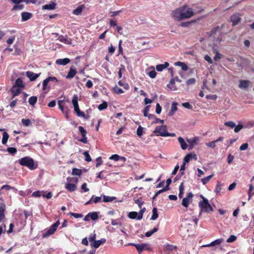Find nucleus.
Here are the masks:
<instances>
[{
    "label": "nucleus",
    "mask_w": 254,
    "mask_h": 254,
    "mask_svg": "<svg viewBox=\"0 0 254 254\" xmlns=\"http://www.w3.org/2000/svg\"><path fill=\"white\" fill-rule=\"evenodd\" d=\"M19 163L28 167L30 170H34L37 168V164L34 163V160L30 157H24L19 160Z\"/></svg>",
    "instance_id": "1"
},
{
    "label": "nucleus",
    "mask_w": 254,
    "mask_h": 254,
    "mask_svg": "<svg viewBox=\"0 0 254 254\" xmlns=\"http://www.w3.org/2000/svg\"><path fill=\"white\" fill-rule=\"evenodd\" d=\"M200 197L202 198V200L199 202L198 206L200 208L201 211L207 213L213 212L214 209L209 203L208 200L202 195H200Z\"/></svg>",
    "instance_id": "2"
},
{
    "label": "nucleus",
    "mask_w": 254,
    "mask_h": 254,
    "mask_svg": "<svg viewBox=\"0 0 254 254\" xmlns=\"http://www.w3.org/2000/svg\"><path fill=\"white\" fill-rule=\"evenodd\" d=\"M130 245L133 246L136 249L138 254H141L143 251L147 250L151 251V248L150 246L147 244H130Z\"/></svg>",
    "instance_id": "3"
},
{
    "label": "nucleus",
    "mask_w": 254,
    "mask_h": 254,
    "mask_svg": "<svg viewBox=\"0 0 254 254\" xmlns=\"http://www.w3.org/2000/svg\"><path fill=\"white\" fill-rule=\"evenodd\" d=\"M183 6L180 7L173 10L172 13V17L176 20L180 21L183 20Z\"/></svg>",
    "instance_id": "4"
},
{
    "label": "nucleus",
    "mask_w": 254,
    "mask_h": 254,
    "mask_svg": "<svg viewBox=\"0 0 254 254\" xmlns=\"http://www.w3.org/2000/svg\"><path fill=\"white\" fill-rule=\"evenodd\" d=\"M60 224V221L58 220L54 224H53L49 228V229L43 234V238H46L50 235H53L56 231L57 227Z\"/></svg>",
    "instance_id": "5"
},
{
    "label": "nucleus",
    "mask_w": 254,
    "mask_h": 254,
    "mask_svg": "<svg viewBox=\"0 0 254 254\" xmlns=\"http://www.w3.org/2000/svg\"><path fill=\"white\" fill-rule=\"evenodd\" d=\"M182 13L183 19L189 18L194 15V12L191 8H189L187 5L183 6Z\"/></svg>",
    "instance_id": "6"
},
{
    "label": "nucleus",
    "mask_w": 254,
    "mask_h": 254,
    "mask_svg": "<svg viewBox=\"0 0 254 254\" xmlns=\"http://www.w3.org/2000/svg\"><path fill=\"white\" fill-rule=\"evenodd\" d=\"M241 16L240 13L236 12L230 16V20L232 23L233 26L237 25L241 21Z\"/></svg>",
    "instance_id": "7"
},
{
    "label": "nucleus",
    "mask_w": 254,
    "mask_h": 254,
    "mask_svg": "<svg viewBox=\"0 0 254 254\" xmlns=\"http://www.w3.org/2000/svg\"><path fill=\"white\" fill-rule=\"evenodd\" d=\"M153 133L156 134L157 135H160L161 136L166 137V136L162 135L163 133H167V127L166 126L162 125L161 126H157Z\"/></svg>",
    "instance_id": "8"
},
{
    "label": "nucleus",
    "mask_w": 254,
    "mask_h": 254,
    "mask_svg": "<svg viewBox=\"0 0 254 254\" xmlns=\"http://www.w3.org/2000/svg\"><path fill=\"white\" fill-rule=\"evenodd\" d=\"M78 130L82 136V138L79 141L84 143H86L87 142V138L86 136L87 134L86 130L81 126L78 127Z\"/></svg>",
    "instance_id": "9"
},
{
    "label": "nucleus",
    "mask_w": 254,
    "mask_h": 254,
    "mask_svg": "<svg viewBox=\"0 0 254 254\" xmlns=\"http://www.w3.org/2000/svg\"><path fill=\"white\" fill-rule=\"evenodd\" d=\"M58 40L66 44L70 45L72 44V39L67 35H60L58 37Z\"/></svg>",
    "instance_id": "10"
},
{
    "label": "nucleus",
    "mask_w": 254,
    "mask_h": 254,
    "mask_svg": "<svg viewBox=\"0 0 254 254\" xmlns=\"http://www.w3.org/2000/svg\"><path fill=\"white\" fill-rule=\"evenodd\" d=\"M193 196V194L191 192H189L187 194L186 197L184 198L182 200V205L185 207H188L190 202V199Z\"/></svg>",
    "instance_id": "11"
},
{
    "label": "nucleus",
    "mask_w": 254,
    "mask_h": 254,
    "mask_svg": "<svg viewBox=\"0 0 254 254\" xmlns=\"http://www.w3.org/2000/svg\"><path fill=\"white\" fill-rule=\"evenodd\" d=\"M26 75L30 81H35L39 76L40 73L37 74L32 71H27L26 72Z\"/></svg>",
    "instance_id": "12"
},
{
    "label": "nucleus",
    "mask_w": 254,
    "mask_h": 254,
    "mask_svg": "<svg viewBox=\"0 0 254 254\" xmlns=\"http://www.w3.org/2000/svg\"><path fill=\"white\" fill-rule=\"evenodd\" d=\"M251 82L248 80H241L239 81V87L241 89H247Z\"/></svg>",
    "instance_id": "13"
},
{
    "label": "nucleus",
    "mask_w": 254,
    "mask_h": 254,
    "mask_svg": "<svg viewBox=\"0 0 254 254\" xmlns=\"http://www.w3.org/2000/svg\"><path fill=\"white\" fill-rule=\"evenodd\" d=\"M74 110L78 117H82L86 119L89 118V116H86L84 112L80 110L79 106L74 107Z\"/></svg>",
    "instance_id": "14"
},
{
    "label": "nucleus",
    "mask_w": 254,
    "mask_h": 254,
    "mask_svg": "<svg viewBox=\"0 0 254 254\" xmlns=\"http://www.w3.org/2000/svg\"><path fill=\"white\" fill-rule=\"evenodd\" d=\"M5 205L3 203H1L0 204V222H2L5 218Z\"/></svg>",
    "instance_id": "15"
},
{
    "label": "nucleus",
    "mask_w": 254,
    "mask_h": 254,
    "mask_svg": "<svg viewBox=\"0 0 254 254\" xmlns=\"http://www.w3.org/2000/svg\"><path fill=\"white\" fill-rule=\"evenodd\" d=\"M106 241V240L104 238L101 239L100 240L94 241L93 244H91V245L92 247L95 248V249L98 248L101 245L104 244Z\"/></svg>",
    "instance_id": "16"
},
{
    "label": "nucleus",
    "mask_w": 254,
    "mask_h": 254,
    "mask_svg": "<svg viewBox=\"0 0 254 254\" xmlns=\"http://www.w3.org/2000/svg\"><path fill=\"white\" fill-rule=\"evenodd\" d=\"M10 91L12 95L11 98L12 99H13L15 96H18L21 93V89L15 86H12Z\"/></svg>",
    "instance_id": "17"
},
{
    "label": "nucleus",
    "mask_w": 254,
    "mask_h": 254,
    "mask_svg": "<svg viewBox=\"0 0 254 254\" xmlns=\"http://www.w3.org/2000/svg\"><path fill=\"white\" fill-rule=\"evenodd\" d=\"M70 62L68 58L59 59L56 60V63L57 64L65 65Z\"/></svg>",
    "instance_id": "18"
},
{
    "label": "nucleus",
    "mask_w": 254,
    "mask_h": 254,
    "mask_svg": "<svg viewBox=\"0 0 254 254\" xmlns=\"http://www.w3.org/2000/svg\"><path fill=\"white\" fill-rule=\"evenodd\" d=\"M32 17V14L28 12H23L21 13L22 21H25L30 19Z\"/></svg>",
    "instance_id": "19"
},
{
    "label": "nucleus",
    "mask_w": 254,
    "mask_h": 254,
    "mask_svg": "<svg viewBox=\"0 0 254 254\" xmlns=\"http://www.w3.org/2000/svg\"><path fill=\"white\" fill-rule=\"evenodd\" d=\"M56 3L54 2H51L49 4H47L43 5L42 6L43 9H48V10H53L56 8Z\"/></svg>",
    "instance_id": "20"
},
{
    "label": "nucleus",
    "mask_w": 254,
    "mask_h": 254,
    "mask_svg": "<svg viewBox=\"0 0 254 254\" xmlns=\"http://www.w3.org/2000/svg\"><path fill=\"white\" fill-rule=\"evenodd\" d=\"M85 6L83 4H82L78 6L76 9H74L72 11V13L76 15H79L81 14Z\"/></svg>",
    "instance_id": "21"
},
{
    "label": "nucleus",
    "mask_w": 254,
    "mask_h": 254,
    "mask_svg": "<svg viewBox=\"0 0 254 254\" xmlns=\"http://www.w3.org/2000/svg\"><path fill=\"white\" fill-rule=\"evenodd\" d=\"M76 72L77 71L75 68L70 67L67 75L66 76V78L67 79L73 78L75 75Z\"/></svg>",
    "instance_id": "22"
},
{
    "label": "nucleus",
    "mask_w": 254,
    "mask_h": 254,
    "mask_svg": "<svg viewBox=\"0 0 254 254\" xmlns=\"http://www.w3.org/2000/svg\"><path fill=\"white\" fill-rule=\"evenodd\" d=\"M177 105L178 103L176 102H173L172 103L171 110L168 113L169 116H172L176 112L177 110Z\"/></svg>",
    "instance_id": "23"
},
{
    "label": "nucleus",
    "mask_w": 254,
    "mask_h": 254,
    "mask_svg": "<svg viewBox=\"0 0 254 254\" xmlns=\"http://www.w3.org/2000/svg\"><path fill=\"white\" fill-rule=\"evenodd\" d=\"M169 64L168 62H165L164 64H160L156 65V68L158 71H161L164 69L168 67Z\"/></svg>",
    "instance_id": "24"
},
{
    "label": "nucleus",
    "mask_w": 254,
    "mask_h": 254,
    "mask_svg": "<svg viewBox=\"0 0 254 254\" xmlns=\"http://www.w3.org/2000/svg\"><path fill=\"white\" fill-rule=\"evenodd\" d=\"M223 242V240L222 239H217L213 242H212L211 243L204 245L203 247H212L216 245H220L222 242Z\"/></svg>",
    "instance_id": "25"
},
{
    "label": "nucleus",
    "mask_w": 254,
    "mask_h": 254,
    "mask_svg": "<svg viewBox=\"0 0 254 254\" xmlns=\"http://www.w3.org/2000/svg\"><path fill=\"white\" fill-rule=\"evenodd\" d=\"M65 188L69 191L72 192L76 190V186L73 184L67 183L65 186Z\"/></svg>",
    "instance_id": "26"
},
{
    "label": "nucleus",
    "mask_w": 254,
    "mask_h": 254,
    "mask_svg": "<svg viewBox=\"0 0 254 254\" xmlns=\"http://www.w3.org/2000/svg\"><path fill=\"white\" fill-rule=\"evenodd\" d=\"M13 86H15L16 87L23 88L24 87V85L23 83L22 80L20 78H18L15 82L14 85Z\"/></svg>",
    "instance_id": "27"
},
{
    "label": "nucleus",
    "mask_w": 254,
    "mask_h": 254,
    "mask_svg": "<svg viewBox=\"0 0 254 254\" xmlns=\"http://www.w3.org/2000/svg\"><path fill=\"white\" fill-rule=\"evenodd\" d=\"M178 141L181 145V147L183 150H185L187 148L188 145L185 140L182 137H178Z\"/></svg>",
    "instance_id": "28"
},
{
    "label": "nucleus",
    "mask_w": 254,
    "mask_h": 254,
    "mask_svg": "<svg viewBox=\"0 0 254 254\" xmlns=\"http://www.w3.org/2000/svg\"><path fill=\"white\" fill-rule=\"evenodd\" d=\"M159 224L156 226V227H154L152 230L148 231L145 233V236L147 237H150L152 235H153L155 232L158 231Z\"/></svg>",
    "instance_id": "29"
},
{
    "label": "nucleus",
    "mask_w": 254,
    "mask_h": 254,
    "mask_svg": "<svg viewBox=\"0 0 254 254\" xmlns=\"http://www.w3.org/2000/svg\"><path fill=\"white\" fill-rule=\"evenodd\" d=\"M88 215L90 216V218L94 221L97 220L99 218L98 214L97 212H89Z\"/></svg>",
    "instance_id": "30"
},
{
    "label": "nucleus",
    "mask_w": 254,
    "mask_h": 254,
    "mask_svg": "<svg viewBox=\"0 0 254 254\" xmlns=\"http://www.w3.org/2000/svg\"><path fill=\"white\" fill-rule=\"evenodd\" d=\"M177 249V247L170 244L166 245L164 247V250L166 252H171Z\"/></svg>",
    "instance_id": "31"
},
{
    "label": "nucleus",
    "mask_w": 254,
    "mask_h": 254,
    "mask_svg": "<svg viewBox=\"0 0 254 254\" xmlns=\"http://www.w3.org/2000/svg\"><path fill=\"white\" fill-rule=\"evenodd\" d=\"M223 26V25H222L221 26V27H219V26H217L216 27H214L211 30V31L210 32V35H214V34H216L217 32H219V33H220L221 31V29H222V27Z\"/></svg>",
    "instance_id": "32"
},
{
    "label": "nucleus",
    "mask_w": 254,
    "mask_h": 254,
    "mask_svg": "<svg viewBox=\"0 0 254 254\" xmlns=\"http://www.w3.org/2000/svg\"><path fill=\"white\" fill-rule=\"evenodd\" d=\"M251 181L252 182H254L253 184H250L249 186V199H250L252 195L254 194L251 193V191L253 190V188H254V176L251 179Z\"/></svg>",
    "instance_id": "33"
},
{
    "label": "nucleus",
    "mask_w": 254,
    "mask_h": 254,
    "mask_svg": "<svg viewBox=\"0 0 254 254\" xmlns=\"http://www.w3.org/2000/svg\"><path fill=\"white\" fill-rule=\"evenodd\" d=\"M175 65L181 66L182 69L183 71H186L188 69V65L186 64H185L184 63H182L181 62H176L175 63Z\"/></svg>",
    "instance_id": "34"
},
{
    "label": "nucleus",
    "mask_w": 254,
    "mask_h": 254,
    "mask_svg": "<svg viewBox=\"0 0 254 254\" xmlns=\"http://www.w3.org/2000/svg\"><path fill=\"white\" fill-rule=\"evenodd\" d=\"M82 171L81 169H77L76 168H74L72 169V175L74 176H81L82 174Z\"/></svg>",
    "instance_id": "35"
},
{
    "label": "nucleus",
    "mask_w": 254,
    "mask_h": 254,
    "mask_svg": "<svg viewBox=\"0 0 254 254\" xmlns=\"http://www.w3.org/2000/svg\"><path fill=\"white\" fill-rule=\"evenodd\" d=\"M8 138V134L6 132L4 131L2 134V143L5 145L7 142Z\"/></svg>",
    "instance_id": "36"
},
{
    "label": "nucleus",
    "mask_w": 254,
    "mask_h": 254,
    "mask_svg": "<svg viewBox=\"0 0 254 254\" xmlns=\"http://www.w3.org/2000/svg\"><path fill=\"white\" fill-rule=\"evenodd\" d=\"M152 213H153V214L151 217V219L152 220H155L158 217L157 209L156 207H154L153 208Z\"/></svg>",
    "instance_id": "37"
},
{
    "label": "nucleus",
    "mask_w": 254,
    "mask_h": 254,
    "mask_svg": "<svg viewBox=\"0 0 254 254\" xmlns=\"http://www.w3.org/2000/svg\"><path fill=\"white\" fill-rule=\"evenodd\" d=\"M222 184H221L220 182H218L215 189V192L217 193H220L222 192V190L224 189L222 188Z\"/></svg>",
    "instance_id": "38"
},
{
    "label": "nucleus",
    "mask_w": 254,
    "mask_h": 254,
    "mask_svg": "<svg viewBox=\"0 0 254 254\" xmlns=\"http://www.w3.org/2000/svg\"><path fill=\"white\" fill-rule=\"evenodd\" d=\"M103 201L105 202H111L116 199L115 197H111L103 195Z\"/></svg>",
    "instance_id": "39"
},
{
    "label": "nucleus",
    "mask_w": 254,
    "mask_h": 254,
    "mask_svg": "<svg viewBox=\"0 0 254 254\" xmlns=\"http://www.w3.org/2000/svg\"><path fill=\"white\" fill-rule=\"evenodd\" d=\"M37 101L36 96H32L29 98L28 102L31 105H34Z\"/></svg>",
    "instance_id": "40"
},
{
    "label": "nucleus",
    "mask_w": 254,
    "mask_h": 254,
    "mask_svg": "<svg viewBox=\"0 0 254 254\" xmlns=\"http://www.w3.org/2000/svg\"><path fill=\"white\" fill-rule=\"evenodd\" d=\"M184 185L183 182L182 183L179 187V197L180 198H182L183 197V194L184 193Z\"/></svg>",
    "instance_id": "41"
},
{
    "label": "nucleus",
    "mask_w": 254,
    "mask_h": 254,
    "mask_svg": "<svg viewBox=\"0 0 254 254\" xmlns=\"http://www.w3.org/2000/svg\"><path fill=\"white\" fill-rule=\"evenodd\" d=\"M24 6L23 4H15L12 8V10H22L24 8Z\"/></svg>",
    "instance_id": "42"
},
{
    "label": "nucleus",
    "mask_w": 254,
    "mask_h": 254,
    "mask_svg": "<svg viewBox=\"0 0 254 254\" xmlns=\"http://www.w3.org/2000/svg\"><path fill=\"white\" fill-rule=\"evenodd\" d=\"M21 122L23 125L25 127H28L32 124L31 122L29 119H22L21 120Z\"/></svg>",
    "instance_id": "43"
},
{
    "label": "nucleus",
    "mask_w": 254,
    "mask_h": 254,
    "mask_svg": "<svg viewBox=\"0 0 254 254\" xmlns=\"http://www.w3.org/2000/svg\"><path fill=\"white\" fill-rule=\"evenodd\" d=\"M44 192H45L44 191L37 190V191H35L33 192V193L32 194V196L33 197H40L41 196H42V194Z\"/></svg>",
    "instance_id": "44"
},
{
    "label": "nucleus",
    "mask_w": 254,
    "mask_h": 254,
    "mask_svg": "<svg viewBox=\"0 0 254 254\" xmlns=\"http://www.w3.org/2000/svg\"><path fill=\"white\" fill-rule=\"evenodd\" d=\"M137 216H138V213L135 211L130 212L128 214V217L132 219H135V218L137 219Z\"/></svg>",
    "instance_id": "45"
},
{
    "label": "nucleus",
    "mask_w": 254,
    "mask_h": 254,
    "mask_svg": "<svg viewBox=\"0 0 254 254\" xmlns=\"http://www.w3.org/2000/svg\"><path fill=\"white\" fill-rule=\"evenodd\" d=\"M213 175H209L201 179V182L203 185L207 184L209 180L212 178Z\"/></svg>",
    "instance_id": "46"
},
{
    "label": "nucleus",
    "mask_w": 254,
    "mask_h": 254,
    "mask_svg": "<svg viewBox=\"0 0 254 254\" xmlns=\"http://www.w3.org/2000/svg\"><path fill=\"white\" fill-rule=\"evenodd\" d=\"M108 107V104L106 102L104 101L102 104L98 106V109L100 111L106 109Z\"/></svg>",
    "instance_id": "47"
},
{
    "label": "nucleus",
    "mask_w": 254,
    "mask_h": 254,
    "mask_svg": "<svg viewBox=\"0 0 254 254\" xmlns=\"http://www.w3.org/2000/svg\"><path fill=\"white\" fill-rule=\"evenodd\" d=\"M191 159V153L187 154L184 158L183 161L184 164L188 163Z\"/></svg>",
    "instance_id": "48"
},
{
    "label": "nucleus",
    "mask_w": 254,
    "mask_h": 254,
    "mask_svg": "<svg viewBox=\"0 0 254 254\" xmlns=\"http://www.w3.org/2000/svg\"><path fill=\"white\" fill-rule=\"evenodd\" d=\"M72 103L74 107H77L78 106V97L76 95H74L72 99Z\"/></svg>",
    "instance_id": "49"
},
{
    "label": "nucleus",
    "mask_w": 254,
    "mask_h": 254,
    "mask_svg": "<svg viewBox=\"0 0 254 254\" xmlns=\"http://www.w3.org/2000/svg\"><path fill=\"white\" fill-rule=\"evenodd\" d=\"M113 90L114 91L117 93V94H122V93H124V91L122 89H121V88L119 87L118 86L116 85L114 88H113Z\"/></svg>",
    "instance_id": "50"
},
{
    "label": "nucleus",
    "mask_w": 254,
    "mask_h": 254,
    "mask_svg": "<svg viewBox=\"0 0 254 254\" xmlns=\"http://www.w3.org/2000/svg\"><path fill=\"white\" fill-rule=\"evenodd\" d=\"M7 152L11 154H14L17 152V149L15 147H9L7 148Z\"/></svg>",
    "instance_id": "51"
},
{
    "label": "nucleus",
    "mask_w": 254,
    "mask_h": 254,
    "mask_svg": "<svg viewBox=\"0 0 254 254\" xmlns=\"http://www.w3.org/2000/svg\"><path fill=\"white\" fill-rule=\"evenodd\" d=\"M224 125L231 128H234L236 126V124L233 121L226 122L224 123Z\"/></svg>",
    "instance_id": "52"
},
{
    "label": "nucleus",
    "mask_w": 254,
    "mask_h": 254,
    "mask_svg": "<svg viewBox=\"0 0 254 254\" xmlns=\"http://www.w3.org/2000/svg\"><path fill=\"white\" fill-rule=\"evenodd\" d=\"M134 202L135 203L138 204V206L140 208L141 207L142 205L144 203L143 201L142 200V199L141 197L137 199H134Z\"/></svg>",
    "instance_id": "53"
},
{
    "label": "nucleus",
    "mask_w": 254,
    "mask_h": 254,
    "mask_svg": "<svg viewBox=\"0 0 254 254\" xmlns=\"http://www.w3.org/2000/svg\"><path fill=\"white\" fill-rule=\"evenodd\" d=\"M175 83V79L172 78L170 81V83L168 85V86L169 88H170L172 90H175L176 88L173 86V85Z\"/></svg>",
    "instance_id": "54"
},
{
    "label": "nucleus",
    "mask_w": 254,
    "mask_h": 254,
    "mask_svg": "<svg viewBox=\"0 0 254 254\" xmlns=\"http://www.w3.org/2000/svg\"><path fill=\"white\" fill-rule=\"evenodd\" d=\"M111 224L114 226L118 225H122V223L121 221L119 219H112Z\"/></svg>",
    "instance_id": "55"
},
{
    "label": "nucleus",
    "mask_w": 254,
    "mask_h": 254,
    "mask_svg": "<svg viewBox=\"0 0 254 254\" xmlns=\"http://www.w3.org/2000/svg\"><path fill=\"white\" fill-rule=\"evenodd\" d=\"M83 155L85 157V160L87 162H90L91 161V158L88 152L85 151L83 153Z\"/></svg>",
    "instance_id": "56"
},
{
    "label": "nucleus",
    "mask_w": 254,
    "mask_h": 254,
    "mask_svg": "<svg viewBox=\"0 0 254 254\" xmlns=\"http://www.w3.org/2000/svg\"><path fill=\"white\" fill-rule=\"evenodd\" d=\"M153 69L152 70L149 71L148 73L149 77L152 78H155L156 76V72L154 69V68L153 67Z\"/></svg>",
    "instance_id": "57"
},
{
    "label": "nucleus",
    "mask_w": 254,
    "mask_h": 254,
    "mask_svg": "<svg viewBox=\"0 0 254 254\" xmlns=\"http://www.w3.org/2000/svg\"><path fill=\"white\" fill-rule=\"evenodd\" d=\"M197 140H198L197 137H195L192 140H191L190 141L188 140V141L190 143V145L191 147V148H192L194 144L196 143V141Z\"/></svg>",
    "instance_id": "58"
},
{
    "label": "nucleus",
    "mask_w": 254,
    "mask_h": 254,
    "mask_svg": "<svg viewBox=\"0 0 254 254\" xmlns=\"http://www.w3.org/2000/svg\"><path fill=\"white\" fill-rule=\"evenodd\" d=\"M64 100H60L58 102L59 108L62 111H64Z\"/></svg>",
    "instance_id": "59"
},
{
    "label": "nucleus",
    "mask_w": 254,
    "mask_h": 254,
    "mask_svg": "<svg viewBox=\"0 0 254 254\" xmlns=\"http://www.w3.org/2000/svg\"><path fill=\"white\" fill-rule=\"evenodd\" d=\"M236 239H237L236 236H235V235H232L227 240V242L228 243H232V242L235 241L236 240Z\"/></svg>",
    "instance_id": "60"
},
{
    "label": "nucleus",
    "mask_w": 254,
    "mask_h": 254,
    "mask_svg": "<svg viewBox=\"0 0 254 254\" xmlns=\"http://www.w3.org/2000/svg\"><path fill=\"white\" fill-rule=\"evenodd\" d=\"M243 125L242 124H239L234 127V131L235 132H238L241 129L243 128Z\"/></svg>",
    "instance_id": "61"
},
{
    "label": "nucleus",
    "mask_w": 254,
    "mask_h": 254,
    "mask_svg": "<svg viewBox=\"0 0 254 254\" xmlns=\"http://www.w3.org/2000/svg\"><path fill=\"white\" fill-rule=\"evenodd\" d=\"M69 215L73 216L75 218H82L83 217V215L82 214L79 213H75L73 212H69Z\"/></svg>",
    "instance_id": "62"
},
{
    "label": "nucleus",
    "mask_w": 254,
    "mask_h": 254,
    "mask_svg": "<svg viewBox=\"0 0 254 254\" xmlns=\"http://www.w3.org/2000/svg\"><path fill=\"white\" fill-rule=\"evenodd\" d=\"M143 128L141 126H139L136 130L137 135L140 137L142 135Z\"/></svg>",
    "instance_id": "63"
},
{
    "label": "nucleus",
    "mask_w": 254,
    "mask_h": 254,
    "mask_svg": "<svg viewBox=\"0 0 254 254\" xmlns=\"http://www.w3.org/2000/svg\"><path fill=\"white\" fill-rule=\"evenodd\" d=\"M195 82V79L194 78H191L187 80L186 83L188 85L193 84Z\"/></svg>",
    "instance_id": "64"
}]
</instances>
